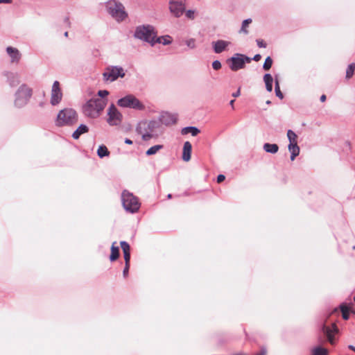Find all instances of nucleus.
<instances>
[{
  "label": "nucleus",
  "instance_id": "f257e3e1",
  "mask_svg": "<svg viewBox=\"0 0 355 355\" xmlns=\"http://www.w3.org/2000/svg\"><path fill=\"white\" fill-rule=\"evenodd\" d=\"M78 120L77 112L69 107L64 108L59 111L55 120V124L58 127L73 126Z\"/></svg>",
  "mask_w": 355,
  "mask_h": 355
},
{
  "label": "nucleus",
  "instance_id": "f03ea898",
  "mask_svg": "<svg viewBox=\"0 0 355 355\" xmlns=\"http://www.w3.org/2000/svg\"><path fill=\"white\" fill-rule=\"evenodd\" d=\"M159 128V121L152 120L150 121H140L136 128V131L141 135L144 141H148L151 138L157 137L156 130Z\"/></svg>",
  "mask_w": 355,
  "mask_h": 355
},
{
  "label": "nucleus",
  "instance_id": "7ed1b4c3",
  "mask_svg": "<svg viewBox=\"0 0 355 355\" xmlns=\"http://www.w3.org/2000/svg\"><path fill=\"white\" fill-rule=\"evenodd\" d=\"M107 104L106 99L92 98L87 101L83 106L84 114L89 117H96L103 110Z\"/></svg>",
  "mask_w": 355,
  "mask_h": 355
},
{
  "label": "nucleus",
  "instance_id": "20e7f679",
  "mask_svg": "<svg viewBox=\"0 0 355 355\" xmlns=\"http://www.w3.org/2000/svg\"><path fill=\"white\" fill-rule=\"evenodd\" d=\"M33 95V89L26 84L21 85L15 94L14 105L18 108L26 105Z\"/></svg>",
  "mask_w": 355,
  "mask_h": 355
},
{
  "label": "nucleus",
  "instance_id": "39448f33",
  "mask_svg": "<svg viewBox=\"0 0 355 355\" xmlns=\"http://www.w3.org/2000/svg\"><path fill=\"white\" fill-rule=\"evenodd\" d=\"M105 8L108 13L117 21H122L128 17L124 6L119 1L109 0L105 3Z\"/></svg>",
  "mask_w": 355,
  "mask_h": 355
},
{
  "label": "nucleus",
  "instance_id": "423d86ee",
  "mask_svg": "<svg viewBox=\"0 0 355 355\" xmlns=\"http://www.w3.org/2000/svg\"><path fill=\"white\" fill-rule=\"evenodd\" d=\"M121 201L123 208L130 213H135L139 209L140 203L137 198L127 190L122 192Z\"/></svg>",
  "mask_w": 355,
  "mask_h": 355
},
{
  "label": "nucleus",
  "instance_id": "0eeeda50",
  "mask_svg": "<svg viewBox=\"0 0 355 355\" xmlns=\"http://www.w3.org/2000/svg\"><path fill=\"white\" fill-rule=\"evenodd\" d=\"M156 34L154 26L146 24L137 26L133 36L136 39L149 43L152 37L156 36Z\"/></svg>",
  "mask_w": 355,
  "mask_h": 355
},
{
  "label": "nucleus",
  "instance_id": "6e6552de",
  "mask_svg": "<svg viewBox=\"0 0 355 355\" xmlns=\"http://www.w3.org/2000/svg\"><path fill=\"white\" fill-rule=\"evenodd\" d=\"M117 105L123 108H130L142 111L145 110V105L132 94H128L117 101Z\"/></svg>",
  "mask_w": 355,
  "mask_h": 355
},
{
  "label": "nucleus",
  "instance_id": "1a4fd4ad",
  "mask_svg": "<svg viewBox=\"0 0 355 355\" xmlns=\"http://www.w3.org/2000/svg\"><path fill=\"white\" fill-rule=\"evenodd\" d=\"M252 61L251 58L241 53H235L232 57L227 60L229 67L233 71H236L245 67V63H250Z\"/></svg>",
  "mask_w": 355,
  "mask_h": 355
},
{
  "label": "nucleus",
  "instance_id": "9d476101",
  "mask_svg": "<svg viewBox=\"0 0 355 355\" xmlns=\"http://www.w3.org/2000/svg\"><path fill=\"white\" fill-rule=\"evenodd\" d=\"M125 75L123 68L121 66H110L103 73V80L114 82L119 78H123Z\"/></svg>",
  "mask_w": 355,
  "mask_h": 355
},
{
  "label": "nucleus",
  "instance_id": "9b49d317",
  "mask_svg": "<svg viewBox=\"0 0 355 355\" xmlns=\"http://www.w3.org/2000/svg\"><path fill=\"white\" fill-rule=\"evenodd\" d=\"M107 123L110 125H118L122 121L123 116L114 104H111L107 110Z\"/></svg>",
  "mask_w": 355,
  "mask_h": 355
},
{
  "label": "nucleus",
  "instance_id": "f8f14e48",
  "mask_svg": "<svg viewBox=\"0 0 355 355\" xmlns=\"http://www.w3.org/2000/svg\"><path fill=\"white\" fill-rule=\"evenodd\" d=\"M62 92L58 80L54 81L51 88L50 103L53 106L58 105L62 99Z\"/></svg>",
  "mask_w": 355,
  "mask_h": 355
},
{
  "label": "nucleus",
  "instance_id": "ddd939ff",
  "mask_svg": "<svg viewBox=\"0 0 355 355\" xmlns=\"http://www.w3.org/2000/svg\"><path fill=\"white\" fill-rule=\"evenodd\" d=\"M169 10L174 17H180L185 12V4L182 1L170 0Z\"/></svg>",
  "mask_w": 355,
  "mask_h": 355
},
{
  "label": "nucleus",
  "instance_id": "4468645a",
  "mask_svg": "<svg viewBox=\"0 0 355 355\" xmlns=\"http://www.w3.org/2000/svg\"><path fill=\"white\" fill-rule=\"evenodd\" d=\"M321 331L327 337L328 341L331 344L334 343V335L338 331V329L336 324H332L331 327L322 324L321 327Z\"/></svg>",
  "mask_w": 355,
  "mask_h": 355
},
{
  "label": "nucleus",
  "instance_id": "2eb2a0df",
  "mask_svg": "<svg viewBox=\"0 0 355 355\" xmlns=\"http://www.w3.org/2000/svg\"><path fill=\"white\" fill-rule=\"evenodd\" d=\"M178 118L175 114L170 112H163L159 117V123L166 125L175 124L177 122Z\"/></svg>",
  "mask_w": 355,
  "mask_h": 355
},
{
  "label": "nucleus",
  "instance_id": "dca6fc26",
  "mask_svg": "<svg viewBox=\"0 0 355 355\" xmlns=\"http://www.w3.org/2000/svg\"><path fill=\"white\" fill-rule=\"evenodd\" d=\"M6 52L10 58L11 63H19L21 58V54L17 48L8 46L6 48Z\"/></svg>",
  "mask_w": 355,
  "mask_h": 355
},
{
  "label": "nucleus",
  "instance_id": "f3484780",
  "mask_svg": "<svg viewBox=\"0 0 355 355\" xmlns=\"http://www.w3.org/2000/svg\"><path fill=\"white\" fill-rule=\"evenodd\" d=\"M3 75L7 78V82L10 87H15L20 83L19 76L16 73L4 71Z\"/></svg>",
  "mask_w": 355,
  "mask_h": 355
},
{
  "label": "nucleus",
  "instance_id": "a211bd4d",
  "mask_svg": "<svg viewBox=\"0 0 355 355\" xmlns=\"http://www.w3.org/2000/svg\"><path fill=\"white\" fill-rule=\"evenodd\" d=\"M231 43L230 42L219 40L216 42H212V46L214 51L216 53H221L223 52L226 48Z\"/></svg>",
  "mask_w": 355,
  "mask_h": 355
},
{
  "label": "nucleus",
  "instance_id": "6ab92c4d",
  "mask_svg": "<svg viewBox=\"0 0 355 355\" xmlns=\"http://www.w3.org/2000/svg\"><path fill=\"white\" fill-rule=\"evenodd\" d=\"M192 146L189 141H185L183 146L182 159L189 162L191 159Z\"/></svg>",
  "mask_w": 355,
  "mask_h": 355
},
{
  "label": "nucleus",
  "instance_id": "aec40b11",
  "mask_svg": "<svg viewBox=\"0 0 355 355\" xmlns=\"http://www.w3.org/2000/svg\"><path fill=\"white\" fill-rule=\"evenodd\" d=\"M88 131L89 128L87 125L85 124H80L78 127V128L73 132L72 137L74 139H78L82 135L88 132Z\"/></svg>",
  "mask_w": 355,
  "mask_h": 355
},
{
  "label": "nucleus",
  "instance_id": "412c9836",
  "mask_svg": "<svg viewBox=\"0 0 355 355\" xmlns=\"http://www.w3.org/2000/svg\"><path fill=\"white\" fill-rule=\"evenodd\" d=\"M288 148L291 153V159L293 161L300 153V147L297 146V143H293L289 144Z\"/></svg>",
  "mask_w": 355,
  "mask_h": 355
},
{
  "label": "nucleus",
  "instance_id": "4be33fe9",
  "mask_svg": "<svg viewBox=\"0 0 355 355\" xmlns=\"http://www.w3.org/2000/svg\"><path fill=\"white\" fill-rule=\"evenodd\" d=\"M200 132V130L195 126L184 127L181 130L182 135L191 134L192 136H196Z\"/></svg>",
  "mask_w": 355,
  "mask_h": 355
},
{
  "label": "nucleus",
  "instance_id": "5701e85b",
  "mask_svg": "<svg viewBox=\"0 0 355 355\" xmlns=\"http://www.w3.org/2000/svg\"><path fill=\"white\" fill-rule=\"evenodd\" d=\"M263 148L266 153L275 154L277 153L279 146L276 144L266 143L263 144Z\"/></svg>",
  "mask_w": 355,
  "mask_h": 355
},
{
  "label": "nucleus",
  "instance_id": "b1692460",
  "mask_svg": "<svg viewBox=\"0 0 355 355\" xmlns=\"http://www.w3.org/2000/svg\"><path fill=\"white\" fill-rule=\"evenodd\" d=\"M263 81L266 85V90L269 92H272L273 78H272L271 74L266 73L263 76Z\"/></svg>",
  "mask_w": 355,
  "mask_h": 355
},
{
  "label": "nucleus",
  "instance_id": "393cba45",
  "mask_svg": "<svg viewBox=\"0 0 355 355\" xmlns=\"http://www.w3.org/2000/svg\"><path fill=\"white\" fill-rule=\"evenodd\" d=\"M116 242H114L111 247V254L110 256V260L111 261H116L119 257V248L118 246H115Z\"/></svg>",
  "mask_w": 355,
  "mask_h": 355
},
{
  "label": "nucleus",
  "instance_id": "a878e982",
  "mask_svg": "<svg viewBox=\"0 0 355 355\" xmlns=\"http://www.w3.org/2000/svg\"><path fill=\"white\" fill-rule=\"evenodd\" d=\"M328 350L321 346H317L311 349V355H328Z\"/></svg>",
  "mask_w": 355,
  "mask_h": 355
},
{
  "label": "nucleus",
  "instance_id": "bb28decb",
  "mask_svg": "<svg viewBox=\"0 0 355 355\" xmlns=\"http://www.w3.org/2000/svg\"><path fill=\"white\" fill-rule=\"evenodd\" d=\"M339 308L342 312L343 318L345 320H348L349 318V307L346 304L343 303Z\"/></svg>",
  "mask_w": 355,
  "mask_h": 355
},
{
  "label": "nucleus",
  "instance_id": "cd10ccee",
  "mask_svg": "<svg viewBox=\"0 0 355 355\" xmlns=\"http://www.w3.org/2000/svg\"><path fill=\"white\" fill-rule=\"evenodd\" d=\"M97 155L100 158H103L110 155L107 148L105 145H101L97 150Z\"/></svg>",
  "mask_w": 355,
  "mask_h": 355
},
{
  "label": "nucleus",
  "instance_id": "c85d7f7f",
  "mask_svg": "<svg viewBox=\"0 0 355 355\" xmlns=\"http://www.w3.org/2000/svg\"><path fill=\"white\" fill-rule=\"evenodd\" d=\"M163 148L162 145H155L147 150L146 152V155H153L157 153L158 150Z\"/></svg>",
  "mask_w": 355,
  "mask_h": 355
},
{
  "label": "nucleus",
  "instance_id": "c756f323",
  "mask_svg": "<svg viewBox=\"0 0 355 355\" xmlns=\"http://www.w3.org/2000/svg\"><path fill=\"white\" fill-rule=\"evenodd\" d=\"M355 70V63H351L348 65L347 69H346V76L345 78L347 79L351 78L354 73Z\"/></svg>",
  "mask_w": 355,
  "mask_h": 355
},
{
  "label": "nucleus",
  "instance_id": "7c9ffc66",
  "mask_svg": "<svg viewBox=\"0 0 355 355\" xmlns=\"http://www.w3.org/2000/svg\"><path fill=\"white\" fill-rule=\"evenodd\" d=\"M287 137L289 140V144L297 143V135L293 130H288Z\"/></svg>",
  "mask_w": 355,
  "mask_h": 355
},
{
  "label": "nucleus",
  "instance_id": "2f4dec72",
  "mask_svg": "<svg viewBox=\"0 0 355 355\" xmlns=\"http://www.w3.org/2000/svg\"><path fill=\"white\" fill-rule=\"evenodd\" d=\"M252 22V19H246L245 20L243 21L242 22V26H241V30H240V33H243L245 34H248V31L246 29V27Z\"/></svg>",
  "mask_w": 355,
  "mask_h": 355
},
{
  "label": "nucleus",
  "instance_id": "473e14b6",
  "mask_svg": "<svg viewBox=\"0 0 355 355\" xmlns=\"http://www.w3.org/2000/svg\"><path fill=\"white\" fill-rule=\"evenodd\" d=\"M275 92L276 96L278 98H279L280 99H283L284 95L280 90L279 83L277 79L275 80Z\"/></svg>",
  "mask_w": 355,
  "mask_h": 355
},
{
  "label": "nucleus",
  "instance_id": "72a5a7b5",
  "mask_svg": "<svg viewBox=\"0 0 355 355\" xmlns=\"http://www.w3.org/2000/svg\"><path fill=\"white\" fill-rule=\"evenodd\" d=\"M272 65V60L270 56H268L263 64V69L266 71L269 70Z\"/></svg>",
  "mask_w": 355,
  "mask_h": 355
},
{
  "label": "nucleus",
  "instance_id": "f704fd0d",
  "mask_svg": "<svg viewBox=\"0 0 355 355\" xmlns=\"http://www.w3.org/2000/svg\"><path fill=\"white\" fill-rule=\"evenodd\" d=\"M185 44L190 49H194L196 47V39L189 38L185 40Z\"/></svg>",
  "mask_w": 355,
  "mask_h": 355
},
{
  "label": "nucleus",
  "instance_id": "c9c22d12",
  "mask_svg": "<svg viewBox=\"0 0 355 355\" xmlns=\"http://www.w3.org/2000/svg\"><path fill=\"white\" fill-rule=\"evenodd\" d=\"M121 248L123 250V253L130 252V245L125 241L120 242Z\"/></svg>",
  "mask_w": 355,
  "mask_h": 355
},
{
  "label": "nucleus",
  "instance_id": "e433bc0d",
  "mask_svg": "<svg viewBox=\"0 0 355 355\" xmlns=\"http://www.w3.org/2000/svg\"><path fill=\"white\" fill-rule=\"evenodd\" d=\"M162 38H163L162 36L158 37H157V35L153 36V37H152V39L149 41V44H150L151 46H153L157 43L162 44Z\"/></svg>",
  "mask_w": 355,
  "mask_h": 355
},
{
  "label": "nucleus",
  "instance_id": "4c0bfd02",
  "mask_svg": "<svg viewBox=\"0 0 355 355\" xmlns=\"http://www.w3.org/2000/svg\"><path fill=\"white\" fill-rule=\"evenodd\" d=\"M162 44L163 45H168L170 44H171L172 41L171 40V37L169 35H165V36H162Z\"/></svg>",
  "mask_w": 355,
  "mask_h": 355
},
{
  "label": "nucleus",
  "instance_id": "58836bf2",
  "mask_svg": "<svg viewBox=\"0 0 355 355\" xmlns=\"http://www.w3.org/2000/svg\"><path fill=\"white\" fill-rule=\"evenodd\" d=\"M109 94V92L107 90H99L98 92V96L100 97L99 98L105 99L104 98L106 97Z\"/></svg>",
  "mask_w": 355,
  "mask_h": 355
},
{
  "label": "nucleus",
  "instance_id": "ea45409f",
  "mask_svg": "<svg viewBox=\"0 0 355 355\" xmlns=\"http://www.w3.org/2000/svg\"><path fill=\"white\" fill-rule=\"evenodd\" d=\"M212 67L215 70H218L221 68V63L219 60H214L212 62Z\"/></svg>",
  "mask_w": 355,
  "mask_h": 355
},
{
  "label": "nucleus",
  "instance_id": "a19ab883",
  "mask_svg": "<svg viewBox=\"0 0 355 355\" xmlns=\"http://www.w3.org/2000/svg\"><path fill=\"white\" fill-rule=\"evenodd\" d=\"M186 17L190 19H193L195 17L194 10H188L187 11H186Z\"/></svg>",
  "mask_w": 355,
  "mask_h": 355
},
{
  "label": "nucleus",
  "instance_id": "79ce46f5",
  "mask_svg": "<svg viewBox=\"0 0 355 355\" xmlns=\"http://www.w3.org/2000/svg\"><path fill=\"white\" fill-rule=\"evenodd\" d=\"M123 257H124L125 265L130 264V252L123 253Z\"/></svg>",
  "mask_w": 355,
  "mask_h": 355
},
{
  "label": "nucleus",
  "instance_id": "37998d69",
  "mask_svg": "<svg viewBox=\"0 0 355 355\" xmlns=\"http://www.w3.org/2000/svg\"><path fill=\"white\" fill-rule=\"evenodd\" d=\"M256 42H257V46L259 48H266V43L262 40H257Z\"/></svg>",
  "mask_w": 355,
  "mask_h": 355
},
{
  "label": "nucleus",
  "instance_id": "c03bdc74",
  "mask_svg": "<svg viewBox=\"0 0 355 355\" xmlns=\"http://www.w3.org/2000/svg\"><path fill=\"white\" fill-rule=\"evenodd\" d=\"M129 268H130V264H128V265L125 264V267L123 270V275L125 278L127 277V276L128 275Z\"/></svg>",
  "mask_w": 355,
  "mask_h": 355
},
{
  "label": "nucleus",
  "instance_id": "a18cd8bd",
  "mask_svg": "<svg viewBox=\"0 0 355 355\" xmlns=\"http://www.w3.org/2000/svg\"><path fill=\"white\" fill-rule=\"evenodd\" d=\"M225 179V176L223 174H220L217 177V182L220 183Z\"/></svg>",
  "mask_w": 355,
  "mask_h": 355
},
{
  "label": "nucleus",
  "instance_id": "49530a36",
  "mask_svg": "<svg viewBox=\"0 0 355 355\" xmlns=\"http://www.w3.org/2000/svg\"><path fill=\"white\" fill-rule=\"evenodd\" d=\"M261 55H260V54H256V55H254V57H253L252 58H251V59H252V60H254V61H255V62H258V61H259V60H261Z\"/></svg>",
  "mask_w": 355,
  "mask_h": 355
},
{
  "label": "nucleus",
  "instance_id": "de8ad7c7",
  "mask_svg": "<svg viewBox=\"0 0 355 355\" xmlns=\"http://www.w3.org/2000/svg\"><path fill=\"white\" fill-rule=\"evenodd\" d=\"M267 350L266 348L262 347L259 353H257L256 355H266Z\"/></svg>",
  "mask_w": 355,
  "mask_h": 355
},
{
  "label": "nucleus",
  "instance_id": "09e8293b",
  "mask_svg": "<svg viewBox=\"0 0 355 355\" xmlns=\"http://www.w3.org/2000/svg\"><path fill=\"white\" fill-rule=\"evenodd\" d=\"M241 94L240 89L232 94V96L234 98L239 97Z\"/></svg>",
  "mask_w": 355,
  "mask_h": 355
},
{
  "label": "nucleus",
  "instance_id": "8fccbe9b",
  "mask_svg": "<svg viewBox=\"0 0 355 355\" xmlns=\"http://www.w3.org/2000/svg\"><path fill=\"white\" fill-rule=\"evenodd\" d=\"M124 141L126 144H132V141L128 138H126Z\"/></svg>",
  "mask_w": 355,
  "mask_h": 355
},
{
  "label": "nucleus",
  "instance_id": "3c124183",
  "mask_svg": "<svg viewBox=\"0 0 355 355\" xmlns=\"http://www.w3.org/2000/svg\"><path fill=\"white\" fill-rule=\"evenodd\" d=\"M327 97L324 94H322L320 98V100L321 102H324L325 100H326Z\"/></svg>",
  "mask_w": 355,
  "mask_h": 355
},
{
  "label": "nucleus",
  "instance_id": "603ef678",
  "mask_svg": "<svg viewBox=\"0 0 355 355\" xmlns=\"http://www.w3.org/2000/svg\"><path fill=\"white\" fill-rule=\"evenodd\" d=\"M12 2V0H0V3H10Z\"/></svg>",
  "mask_w": 355,
  "mask_h": 355
},
{
  "label": "nucleus",
  "instance_id": "864d4df0",
  "mask_svg": "<svg viewBox=\"0 0 355 355\" xmlns=\"http://www.w3.org/2000/svg\"><path fill=\"white\" fill-rule=\"evenodd\" d=\"M347 347L355 352V347L354 345H349Z\"/></svg>",
  "mask_w": 355,
  "mask_h": 355
},
{
  "label": "nucleus",
  "instance_id": "5fc2aeb1",
  "mask_svg": "<svg viewBox=\"0 0 355 355\" xmlns=\"http://www.w3.org/2000/svg\"><path fill=\"white\" fill-rule=\"evenodd\" d=\"M234 100H231L230 102V105L232 106V108H234Z\"/></svg>",
  "mask_w": 355,
  "mask_h": 355
},
{
  "label": "nucleus",
  "instance_id": "6e6d98bb",
  "mask_svg": "<svg viewBox=\"0 0 355 355\" xmlns=\"http://www.w3.org/2000/svg\"><path fill=\"white\" fill-rule=\"evenodd\" d=\"M345 144L347 145V146L349 148H351V144H350V143H349V141H346V142H345Z\"/></svg>",
  "mask_w": 355,
  "mask_h": 355
},
{
  "label": "nucleus",
  "instance_id": "4d7b16f0",
  "mask_svg": "<svg viewBox=\"0 0 355 355\" xmlns=\"http://www.w3.org/2000/svg\"><path fill=\"white\" fill-rule=\"evenodd\" d=\"M171 198H172V195H171V194H170V193H169V194H168V196H167V198H168V199H171Z\"/></svg>",
  "mask_w": 355,
  "mask_h": 355
},
{
  "label": "nucleus",
  "instance_id": "13d9d810",
  "mask_svg": "<svg viewBox=\"0 0 355 355\" xmlns=\"http://www.w3.org/2000/svg\"><path fill=\"white\" fill-rule=\"evenodd\" d=\"M266 103H267L268 105H270V104L271 103V101H266Z\"/></svg>",
  "mask_w": 355,
  "mask_h": 355
},
{
  "label": "nucleus",
  "instance_id": "bf43d9fd",
  "mask_svg": "<svg viewBox=\"0 0 355 355\" xmlns=\"http://www.w3.org/2000/svg\"><path fill=\"white\" fill-rule=\"evenodd\" d=\"M64 36H65V37H67V36H68V32H65V33H64Z\"/></svg>",
  "mask_w": 355,
  "mask_h": 355
},
{
  "label": "nucleus",
  "instance_id": "052dcab7",
  "mask_svg": "<svg viewBox=\"0 0 355 355\" xmlns=\"http://www.w3.org/2000/svg\"><path fill=\"white\" fill-rule=\"evenodd\" d=\"M354 301L355 302V295H354Z\"/></svg>",
  "mask_w": 355,
  "mask_h": 355
}]
</instances>
